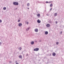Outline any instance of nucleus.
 <instances>
[{
    "mask_svg": "<svg viewBox=\"0 0 64 64\" xmlns=\"http://www.w3.org/2000/svg\"><path fill=\"white\" fill-rule=\"evenodd\" d=\"M13 4H14V5H18L19 4V3H18V2H14Z\"/></svg>",
    "mask_w": 64,
    "mask_h": 64,
    "instance_id": "f257e3e1",
    "label": "nucleus"
},
{
    "mask_svg": "<svg viewBox=\"0 0 64 64\" xmlns=\"http://www.w3.org/2000/svg\"><path fill=\"white\" fill-rule=\"evenodd\" d=\"M38 50H39V48H34V51H38Z\"/></svg>",
    "mask_w": 64,
    "mask_h": 64,
    "instance_id": "f03ea898",
    "label": "nucleus"
},
{
    "mask_svg": "<svg viewBox=\"0 0 64 64\" xmlns=\"http://www.w3.org/2000/svg\"><path fill=\"white\" fill-rule=\"evenodd\" d=\"M34 31L36 32H38V30L37 28H36L34 29Z\"/></svg>",
    "mask_w": 64,
    "mask_h": 64,
    "instance_id": "7ed1b4c3",
    "label": "nucleus"
},
{
    "mask_svg": "<svg viewBox=\"0 0 64 64\" xmlns=\"http://www.w3.org/2000/svg\"><path fill=\"white\" fill-rule=\"evenodd\" d=\"M22 25V24L21 23H20L18 24V26L21 27Z\"/></svg>",
    "mask_w": 64,
    "mask_h": 64,
    "instance_id": "20e7f679",
    "label": "nucleus"
},
{
    "mask_svg": "<svg viewBox=\"0 0 64 64\" xmlns=\"http://www.w3.org/2000/svg\"><path fill=\"white\" fill-rule=\"evenodd\" d=\"M52 55L53 56H56V53L55 52H53Z\"/></svg>",
    "mask_w": 64,
    "mask_h": 64,
    "instance_id": "39448f33",
    "label": "nucleus"
},
{
    "mask_svg": "<svg viewBox=\"0 0 64 64\" xmlns=\"http://www.w3.org/2000/svg\"><path fill=\"white\" fill-rule=\"evenodd\" d=\"M37 22L38 23H40L41 22V21L40 20H38Z\"/></svg>",
    "mask_w": 64,
    "mask_h": 64,
    "instance_id": "423d86ee",
    "label": "nucleus"
},
{
    "mask_svg": "<svg viewBox=\"0 0 64 64\" xmlns=\"http://www.w3.org/2000/svg\"><path fill=\"white\" fill-rule=\"evenodd\" d=\"M48 34V32L47 31H46L45 32V35H47Z\"/></svg>",
    "mask_w": 64,
    "mask_h": 64,
    "instance_id": "0eeeda50",
    "label": "nucleus"
},
{
    "mask_svg": "<svg viewBox=\"0 0 64 64\" xmlns=\"http://www.w3.org/2000/svg\"><path fill=\"white\" fill-rule=\"evenodd\" d=\"M31 44L32 45H33L34 44V42L32 41V42L31 43Z\"/></svg>",
    "mask_w": 64,
    "mask_h": 64,
    "instance_id": "6e6552de",
    "label": "nucleus"
},
{
    "mask_svg": "<svg viewBox=\"0 0 64 64\" xmlns=\"http://www.w3.org/2000/svg\"><path fill=\"white\" fill-rule=\"evenodd\" d=\"M30 27H29L27 29H26V30L27 31H28V30H29V29H30Z\"/></svg>",
    "mask_w": 64,
    "mask_h": 64,
    "instance_id": "1a4fd4ad",
    "label": "nucleus"
},
{
    "mask_svg": "<svg viewBox=\"0 0 64 64\" xmlns=\"http://www.w3.org/2000/svg\"><path fill=\"white\" fill-rule=\"evenodd\" d=\"M50 25L49 24H46V26L48 27H50Z\"/></svg>",
    "mask_w": 64,
    "mask_h": 64,
    "instance_id": "9d476101",
    "label": "nucleus"
},
{
    "mask_svg": "<svg viewBox=\"0 0 64 64\" xmlns=\"http://www.w3.org/2000/svg\"><path fill=\"white\" fill-rule=\"evenodd\" d=\"M22 49V48L21 47H20L18 48V50H19L20 51V50H21Z\"/></svg>",
    "mask_w": 64,
    "mask_h": 64,
    "instance_id": "9b49d317",
    "label": "nucleus"
},
{
    "mask_svg": "<svg viewBox=\"0 0 64 64\" xmlns=\"http://www.w3.org/2000/svg\"><path fill=\"white\" fill-rule=\"evenodd\" d=\"M29 5H30V4H29V3H28L27 4V6L28 7H29Z\"/></svg>",
    "mask_w": 64,
    "mask_h": 64,
    "instance_id": "f8f14e48",
    "label": "nucleus"
},
{
    "mask_svg": "<svg viewBox=\"0 0 64 64\" xmlns=\"http://www.w3.org/2000/svg\"><path fill=\"white\" fill-rule=\"evenodd\" d=\"M50 7H52L53 6V4H50Z\"/></svg>",
    "mask_w": 64,
    "mask_h": 64,
    "instance_id": "ddd939ff",
    "label": "nucleus"
},
{
    "mask_svg": "<svg viewBox=\"0 0 64 64\" xmlns=\"http://www.w3.org/2000/svg\"><path fill=\"white\" fill-rule=\"evenodd\" d=\"M38 17H40V14H37Z\"/></svg>",
    "mask_w": 64,
    "mask_h": 64,
    "instance_id": "4468645a",
    "label": "nucleus"
},
{
    "mask_svg": "<svg viewBox=\"0 0 64 64\" xmlns=\"http://www.w3.org/2000/svg\"><path fill=\"white\" fill-rule=\"evenodd\" d=\"M54 16H57V13H55L54 14Z\"/></svg>",
    "mask_w": 64,
    "mask_h": 64,
    "instance_id": "2eb2a0df",
    "label": "nucleus"
},
{
    "mask_svg": "<svg viewBox=\"0 0 64 64\" xmlns=\"http://www.w3.org/2000/svg\"><path fill=\"white\" fill-rule=\"evenodd\" d=\"M4 10H6V7H4L3 8Z\"/></svg>",
    "mask_w": 64,
    "mask_h": 64,
    "instance_id": "dca6fc26",
    "label": "nucleus"
},
{
    "mask_svg": "<svg viewBox=\"0 0 64 64\" xmlns=\"http://www.w3.org/2000/svg\"><path fill=\"white\" fill-rule=\"evenodd\" d=\"M59 44V42H56V44L57 45H58Z\"/></svg>",
    "mask_w": 64,
    "mask_h": 64,
    "instance_id": "f3484780",
    "label": "nucleus"
},
{
    "mask_svg": "<svg viewBox=\"0 0 64 64\" xmlns=\"http://www.w3.org/2000/svg\"><path fill=\"white\" fill-rule=\"evenodd\" d=\"M19 58H22V56L20 55L19 56Z\"/></svg>",
    "mask_w": 64,
    "mask_h": 64,
    "instance_id": "a211bd4d",
    "label": "nucleus"
},
{
    "mask_svg": "<svg viewBox=\"0 0 64 64\" xmlns=\"http://www.w3.org/2000/svg\"><path fill=\"white\" fill-rule=\"evenodd\" d=\"M15 62V63H16V64H18L17 63V61H16Z\"/></svg>",
    "mask_w": 64,
    "mask_h": 64,
    "instance_id": "6ab92c4d",
    "label": "nucleus"
},
{
    "mask_svg": "<svg viewBox=\"0 0 64 64\" xmlns=\"http://www.w3.org/2000/svg\"><path fill=\"white\" fill-rule=\"evenodd\" d=\"M1 22H2V20H0V23H1Z\"/></svg>",
    "mask_w": 64,
    "mask_h": 64,
    "instance_id": "aec40b11",
    "label": "nucleus"
},
{
    "mask_svg": "<svg viewBox=\"0 0 64 64\" xmlns=\"http://www.w3.org/2000/svg\"><path fill=\"white\" fill-rule=\"evenodd\" d=\"M60 34L61 35V34H62V31H61L60 32Z\"/></svg>",
    "mask_w": 64,
    "mask_h": 64,
    "instance_id": "412c9836",
    "label": "nucleus"
},
{
    "mask_svg": "<svg viewBox=\"0 0 64 64\" xmlns=\"http://www.w3.org/2000/svg\"><path fill=\"white\" fill-rule=\"evenodd\" d=\"M26 24H29V22H27L26 23Z\"/></svg>",
    "mask_w": 64,
    "mask_h": 64,
    "instance_id": "4be33fe9",
    "label": "nucleus"
},
{
    "mask_svg": "<svg viewBox=\"0 0 64 64\" xmlns=\"http://www.w3.org/2000/svg\"><path fill=\"white\" fill-rule=\"evenodd\" d=\"M20 21V20H18V22H19Z\"/></svg>",
    "mask_w": 64,
    "mask_h": 64,
    "instance_id": "5701e85b",
    "label": "nucleus"
},
{
    "mask_svg": "<svg viewBox=\"0 0 64 64\" xmlns=\"http://www.w3.org/2000/svg\"><path fill=\"white\" fill-rule=\"evenodd\" d=\"M52 8H51L50 10V11H51V10H52Z\"/></svg>",
    "mask_w": 64,
    "mask_h": 64,
    "instance_id": "b1692460",
    "label": "nucleus"
},
{
    "mask_svg": "<svg viewBox=\"0 0 64 64\" xmlns=\"http://www.w3.org/2000/svg\"><path fill=\"white\" fill-rule=\"evenodd\" d=\"M49 23H52V22H49Z\"/></svg>",
    "mask_w": 64,
    "mask_h": 64,
    "instance_id": "393cba45",
    "label": "nucleus"
},
{
    "mask_svg": "<svg viewBox=\"0 0 64 64\" xmlns=\"http://www.w3.org/2000/svg\"><path fill=\"white\" fill-rule=\"evenodd\" d=\"M10 63H12V61H10Z\"/></svg>",
    "mask_w": 64,
    "mask_h": 64,
    "instance_id": "a878e982",
    "label": "nucleus"
},
{
    "mask_svg": "<svg viewBox=\"0 0 64 64\" xmlns=\"http://www.w3.org/2000/svg\"><path fill=\"white\" fill-rule=\"evenodd\" d=\"M46 3H48V1H46Z\"/></svg>",
    "mask_w": 64,
    "mask_h": 64,
    "instance_id": "bb28decb",
    "label": "nucleus"
},
{
    "mask_svg": "<svg viewBox=\"0 0 64 64\" xmlns=\"http://www.w3.org/2000/svg\"><path fill=\"white\" fill-rule=\"evenodd\" d=\"M46 15H47V16H48L49 14H46Z\"/></svg>",
    "mask_w": 64,
    "mask_h": 64,
    "instance_id": "cd10ccee",
    "label": "nucleus"
},
{
    "mask_svg": "<svg viewBox=\"0 0 64 64\" xmlns=\"http://www.w3.org/2000/svg\"><path fill=\"white\" fill-rule=\"evenodd\" d=\"M57 23H58V22H57H57H56V24H57Z\"/></svg>",
    "mask_w": 64,
    "mask_h": 64,
    "instance_id": "c85d7f7f",
    "label": "nucleus"
},
{
    "mask_svg": "<svg viewBox=\"0 0 64 64\" xmlns=\"http://www.w3.org/2000/svg\"><path fill=\"white\" fill-rule=\"evenodd\" d=\"M50 56H51V54H50Z\"/></svg>",
    "mask_w": 64,
    "mask_h": 64,
    "instance_id": "c756f323",
    "label": "nucleus"
},
{
    "mask_svg": "<svg viewBox=\"0 0 64 64\" xmlns=\"http://www.w3.org/2000/svg\"><path fill=\"white\" fill-rule=\"evenodd\" d=\"M40 42H41V40H40Z\"/></svg>",
    "mask_w": 64,
    "mask_h": 64,
    "instance_id": "7c9ffc66",
    "label": "nucleus"
},
{
    "mask_svg": "<svg viewBox=\"0 0 64 64\" xmlns=\"http://www.w3.org/2000/svg\"><path fill=\"white\" fill-rule=\"evenodd\" d=\"M29 9V8H28V9Z\"/></svg>",
    "mask_w": 64,
    "mask_h": 64,
    "instance_id": "2f4dec72",
    "label": "nucleus"
},
{
    "mask_svg": "<svg viewBox=\"0 0 64 64\" xmlns=\"http://www.w3.org/2000/svg\"><path fill=\"white\" fill-rule=\"evenodd\" d=\"M0 44H1V42H0Z\"/></svg>",
    "mask_w": 64,
    "mask_h": 64,
    "instance_id": "473e14b6",
    "label": "nucleus"
},
{
    "mask_svg": "<svg viewBox=\"0 0 64 64\" xmlns=\"http://www.w3.org/2000/svg\"><path fill=\"white\" fill-rule=\"evenodd\" d=\"M27 56H28V54H27Z\"/></svg>",
    "mask_w": 64,
    "mask_h": 64,
    "instance_id": "72a5a7b5",
    "label": "nucleus"
}]
</instances>
